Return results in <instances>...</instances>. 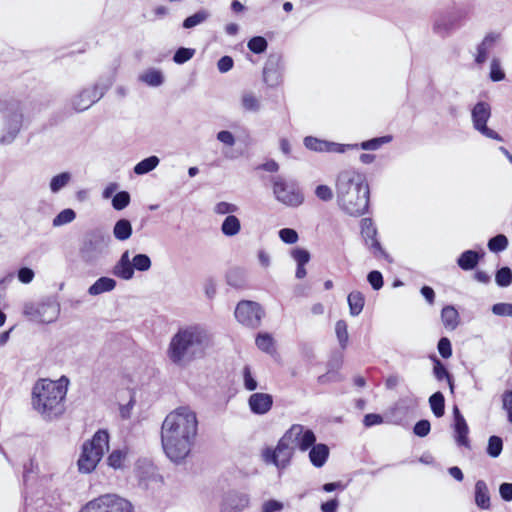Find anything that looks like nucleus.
Returning <instances> with one entry per match:
<instances>
[{
	"mask_svg": "<svg viewBox=\"0 0 512 512\" xmlns=\"http://www.w3.org/2000/svg\"><path fill=\"white\" fill-rule=\"evenodd\" d=\"M198 430L196 413L188 406L170 412L161 427V442L166 456L181 463L191 452Z\"/></svg>",
	"mask_w": 512,
	"mask_h": 512,
	"instance_id": "obj_1",
	"label": "nucleus"
},
{
	"mask_svg": "<svg viewBox=\"0 0 512 512\" xmlns=\"http://www.w3.org/2000/svg\"><path fill=\"white\" fill-rule=\"evenodd\" d=\"M340 209L351 216L363 215L369 206L370 190L364 174L354 169L341 171L335 183Z\"/></svg>",
	"mask_w": 512,
	"mask_h": 512,
	"instance_id": "obj_2",
	"label": "nucleus"
},
{
	"mask_svg": "<svg viewBox=\"0 0 512 512\" xmlns=\"http://www.w3.org/2000/svg\"><path fill=\"white\" fill-rule=\"evenodd\" d=\"M210 335L199 325L181 328L171 338L167 355L178 366H186L201 357L210 344Z\"/></svg>",
	"mask_w": 512,
	"mask_h": 512,
	"instance_id": "obj_3",
	"label": "nucleus"
},
{
	"mask_svg": "<svg viewBox=\"0 0 512 512\" xmlns=\"http://www.w3.org/2000/svg\"><path fill=\"white\" fill-rule=\"evenodd\" d=\"M67 387L49 379L38 380L32 389V407L45 420L62 415Z\"/></svg>",
	"mask_w": 512,
	"mask_h": 512,
	"instance_id": "obj_4",
	"label": "nucleus"
},
{
	"mask_svg": "<svg viewBox=\"0 0 512 512\" xmlns=\"http://www.w3.org/2000/svg\"><path fill=\"white\" fill-rule=\"evenodd\" d=\"M2 116V135L0 143L11 144L19 134L23 125V105L20 101L10 99L0 102Z\"/></svg>",
	"mask_w": 512,
	"mask_h": 512,
	"instance_id": "obj_5",
	"label": "nucleus"
},
{
	"mask_svg": "<svg viewBox=\"0 0 512 512\" xmlns=\"http://www.w3.org/2000/svg\"><path fill=\"white\" fill-rule=\"evenodd\" d=\"M109 435L106 430H98L90 441L82 446V452L78 459V469L81 473H91L102 459L108 449Z\"/></svg>",
	"mask_w": 512,
	"mask_h": 512,
	"instance_id": "obj_6",
	"label": "nucleus"
},
{
	"mask_svg": "<svg viewBox=\"0 0 512 512\" xmlns=\"http://www.w3.org/2000/svg\"><path fill=\"white\" fill-rule=\"evenodd\" d=\"M60 303L54 297H46L40 301L26 302L23 315L30 321L40 324L55 322L60 315Z\"/></svg>",
	"mask_w": 512,
	"mask_h": 512,
	"instance_id": "obj_7",
	"label": "nucleus"
},
{
	"mask_svg": "<svg viewBox=\"0 0 512 512\" xmlns=\"http://www.w3.org/2000/svg\"><path fill=\"white\" fill-rule=\"evenodd\" d=\"M271 183L274 197L280 203L290 207H297L303 203L304 194L294 180L274 176Z\"/></svg>",
	"mask_w": 512,
	"mask_h": 512,
	"instance_id": "obj_8",
	"label": "nucleus"
},
{
	"mask_svg": "<svg viewBox=\"0 0 512 512\" xmlns=\"http://www.w3.org/2000/svg\"><path fill=\"white\" fill-rule=\"evenodd\" d=\"M111 82H97L91 86L81 89L70 99L71 108L75 112H83L89 109L93 104L98 102L108 91Z\"/></svg>",
	"mask_w": 512,
	"mask_h": 512,
	"instance_id": "obj_9",
	"label": "nucleus"
},
{
	"mask_svg": "<svg viewBox=\"0 0 512 512\" xmlns=\"http://www.w3.org/2000/svg\"><path fill=\"white\" fill-rule=\"evenodd\" d=\"M79 512H133V506L116 494H105L89 501Z\"/></svg>",
	"mask_w": 512,
	"mask_h": 512,
	"instance_id": "obj_10",
	"label": "nucleus"
},
{
	"mask_svg": "<svg viewBox=\"0 0 512 512\" xmlns=\"http://www.w3.org/2000/svg\"><path fill=\"white\" fill-rule=\"evenodd\" d=\"M110 240V236L100 230L86 235L80 249L82 259L87 262L98 259L107 249Z\"/></svg>",
	"mask_w": 512,
	"mask_h": 512,
	"instance_id": "obj_11",
	"label": "nucleus"
},
{
	"mask_svg": "<svg viewBox=\"0 0 512 512\" xmlns=\"http://www.w3.org/2000/svg\"><path fill=\"white\" fill-rule=\"evenodd\" d=\"M295 449L282 436L274 449L266 448L262 452L263 460L268 464L275 465L278 469H285L291 462Z\"/></svg>",
	"mask_w": 512,
	"mask_h": 512,
	"instance_id": "obj_12",
	"label": "nucleus"
},
{
	"mask_svg": "<svg viewBox=\"0 0 512 512\" xmlns=\"http://www.w3.org/2000/svg\"><path fill=\"white\" fill-rule=\"evenodd\" d=\"M490 117L491 107L487 102L480 101L471 110L473 128L483 136L501 142V135L487 126Z\"/></svg>",
	"mask_w": 512,
	"mask_h": 512,
	"instance_id": "obj_13",
	"label": "nucleus"
},
{
	"mask_svg": "<svg viewBox=\"0 0 512 512\" xmlns=\"http://www.w3.org/2000/svg\"><path fill=\"white\" fill-rule=\"evenodd\" d=\"M264 311L260 304L254 301L244 300L237 304L235 309L236 319L243 325L256 328L260 325Z\"/></svg>",
	"mask_w": 512,
	"mask_h": 512,
	"instance_id": "obj_14",
	"label": "nucleus"
},
{
	"mask_svg": "<svg viewBox=\"0 0 512 512\" xmlns=\"http://www.w3.org/2000/svg\"><path fill=\"white\" fill-rule=\"evenodd\" d=\"M287 440L294 449L300 451H307L315 442V433L301 424H293L284 434Z\"/></svg>",
	"mask_w": 512,
	"mask_h": 512,
	"instance_id": "obj_15",
	"label": "nucleus"
},
{
	"mask_svg": "<svg viewBox=\"0 0 512 512\" xmlns=\"http://www.w3.org/2000/svg\"><path fill=\"white\" fill-rule=\"evenodd\" d=\"M304 145L307 149L315 152L345 153L347 150L358 149V144H340L312 136L304 138Z\"/></svg>",
	"mask_w": 512,
	"mask_h": 512,
	"instance_id": "obj_16",
	"label": "nucleus"
},
{
	"mask_svg": "<svg viewBox=\"0 0 512 512\" xmlns=\"http://www.w3.org/2000/svg\"><path fill=\"white\" fill-rule=\"evenodd\" d=\"M250 503L248 494L239 491H229L224 494L221 504V512H242Z\"/></svg>",
	"mask_w": 512,
	"mask_h": 512,
	"instance_id": "obj_17",
	"label": "nucleus"
},
{
	"mask_svg": "<svg viewBox=\"0 0 512 512\" xmlns=\"http://www.w3.org/2000/svg\"><path fill=\"white\" fill-rule=\"evenodd\" d=\"M283 64L280 56L268 58L263 69V80L269 87H276L282 82Z\"/></svg>",
	"mask_w": 512,
	"mask_h": 512,
	"instance_id": "obj_18",
	"label": "nucleus"
},
{
	"mask_svg": "<svg viewBox=\"0 0 512 512\" xmlns=\"http://www.w3.org/2000/svg\"><path fill=\"white\" fill-rule=\"evenodd\" d=\"M361 234L365 244L375 258L385 259L388 262H392L390 256L385 252L379 240L377 239L376 226H362Z\"/></svg>",
	"mask_w": 512,
	"mask_h": 512,
	"instance_id": "obj_19",
	"label": "nucleus"
},
{
	"mask_svg": "<svg viewBox=\"0 0 512 512\" xmlns=\"http://www.w3.org/2000/svg\"><path fill=\"white\" fill-rule=\"evenodd\" d=\"M248 406L253 414L264 415L273 406V397L268 393L256 392L250 395Z\"/></svg>",
	"mask_w": 512,
	"mask_h": 512,
	"instance_id": "obj_20",
	"label": "nucleus"
},
{
	"mask_svg": "<svg viewBox=\"0 0 512 512\" xmlns=\"http://www.w3.org/2000/svg\"><path fill=\"white\" fill-rule=\"evenodd\" d=\"M457 20V16L451 13L440 15L433 24V31L445 37L456 27Z\"/></svg>",
	"mask_w": 512,
	"mask_h": 512,
	"instance_id": "obj_21",
	"label": "nucleus"
},
{
	"mask_svg": "<svg viewBox=\"0 0 512 512\" xmlns=\"http://www.w3.org/2000/svg\"><path fill=\"white\" fill-rule=\"evenodd\" d=\"M500 38V34L491 32L487 34L482 42L477 46V53L475 56V62L479 65L486 62L488 53Z\"/></svg>",
	"mask_w": 512,
	"mask_h": 512,
	"instance_id": "obj_22",
	"label": "nucleus"
},
{
	"mask_svg": "<svg viewBox=\"0 0 512 512\" xmlns=\"http://www.w3.org/2000/svg\"><path fill=\"white\" fill-rule=\"evenodd\" d=\"M410 409V400L400 399L389 411V415L391 417L390 422L395 425H402L407 418Z\"/></svg>",
	"mask_w": 512,
	"mask_h": 512,
	"instance_id": "obj_23",
	"label": "nucleus"
},
{
	"mask_svg": "<svg viewBox=\"0 0 512 512\" xmlns=\"http://www.w3.org/2000/svg\"><path fill=\"white\" fill-rule=\"evenodd\" d=\"M309 449V459L312 465L317 468L322 467L329 457L328 446L323 443H314Z\"/></svg>",
	"mask_w": 512,
	"mask_h": 512,
	"instance_id": "obj_24",
	"label": "nucleus"
},
{
	"mask_svg": "<svg viewBox=\"0 0 512 512\" xmlns=\"http://www.w3.org/2000/svg\"><path fill=\"white\" fill-rule=\"evenodd\" d=\"M483 256V252L479 253L474 250H466L458 257L457 264L462 270H473Z\"/></svg>",
	"mask_w": 512,
	"mask_h": 512,
	"instance_id": "obj_25",
	"label": "nucleus"
},
{
	"mask_svg": "<svg viewBox=\"0 0 512 512\" xmlns=\"http://www.w3.org/2000/svg\"><path fill=\"white\" fill-rule=\"evenodd\" d=\"M475 504L482 510H488L491 506L489 490L484 480L475 483Z\"/></svg>",
	"mask_w": 512,
	"mask_h": 512,
	"instance_id": "obj_26",
	"label": "nucleus"
},
{
	"mask_svg": "<svg viewBox=\"0 0 512 512\" xmlns=\"http://www.w3.org/2000/svg\"><path fill=\"white\" fill-rule=\"evenodd\" d=\"M114 274L125 280H129L133 277L134 269L132 262L129 259L128 251L122 254L119 262L114 268Z\"/></svg>",
	"mask_w": 512,
	"mask_h": 512,
	"instance_id": "obj_27",
	"label": "nucleus"
},
{
	"mask_svg": "<svg viewBox=\"0 0 512 512\" xmlns=\"http://www.w3.org/2000/svg\"><path fill=\"white\" fill-rule=\"evenodd\" d=\"M116 286V281L109 277H100L88 289V293L96 296L105 292L112 291Z\"/></svg>",
	"mask_w": 512,
	"mask_h": 512,
	"instance_id": "obj_28",
	"label": "nucleus"
},
{
	"mask_svg": "<svg viewBox=\"0 0 512 512\" xmlns=\"http://www.w3.org/2000/svg\"><path fill=\"white\" fill-rule=\"evenodd\" d=\"M441 320L446 329L455 330L459 325V313L453 306H445L441 311Z\"/></svg>",
	"mask_w": 512,
	"mask_h": 512,
	"instance_id": "obj_29",
	"label": "nucleus"
},
{
	"mask_svg": "<svg viewBox=\"0 0 512 512\" xmlns=\"http://www.w3.org/2000/svg\"><path fill=\"white\" fill-rule=\"evenodd\" d=\"M241 107L246 112H259L261 109V100L255 93L246 91L241 95Z\"/></svg>",
	"mask_w": 512,
	"mask_h": 512,
	"instance_id": "obj_30",
	"label": "nucleus"
},
{
	"mask_svg": "<svg viewBox=\"0 0 512 512\" xmlns=\"http://www.w3.org/2000/svg\"><path fill=\"white\" fill-rule=\"evenodd\" d=\"M228 285L234 288H242L246 284V272L243 268L232 267L226 274Z\"/></svg>",
	"mask_w": 512,
	"mask_h": 512,
	"instance_id": "obj_31",
	"label": "nucleus"
},
{
	"mask_svg": "<svg viewBox=\"0 0 512 512\" xmlns=\"http://www.w3.org/2000/svg\"><path fill=\"white\" fill-rule=\"evenodd\" d=\"M454 431H455V441L458 446H464L468 449L471 448L470 440L468 438L469 427L466 423V420L455 422L454 423Z\"/></svg>",
	"mask_w": 512,
	"mask_h": 512,
	"instance_id": "obj_32",
	"label": "nucleus"
},
{
	"mask_svg": "<svg viewBox=\"0 0 512 512\" xmlns=\"http://www.w3.org/2000/svg\"><path fill=\"white\" fill-rule=\"evenodd\" d=\"M139 79L151 87H158V86L162 85V83L164 82V77H163L162 72L160 70L153 69V68L148 69L145 72H143L139 76Z\"/></svg>",
	"mask_w": 512,
	"mask_h": 512,
	"instance_id": "obj_33",
	"label": "nucleus"
},
{
	"mask_svg": "<svg viewBox=\"0 0 512 512\" xmlns=\"http://www.w3.org/2000/svg\"><path fill=\"white\" fill-rule=\"evenodd\" d=\"M160 159L157 156H150L138 162L133 171L136 175H144L154 170L159 165Z\"/></svg>",
	"mask_w": 512,
	"mask_h": 512,
	"instance_id": "obj_34",
	"label": "nucleus"
},
{
	"mask_svg": "<svg viewBox=\"0 0 512 512\" xmlns=\"http://www.w3.org/2000/svg\"><path fill=\"white\" fill-rule=\"evenodd\" d=\"M348 305L350 309V314L352 316H358L364 307V296L359 291H353L348 295Z\"/></svg>",
	"mask_w": 512,
	"mask_h": 512,
	"instance_id": "obj_35",
	"label": "nucleus"
},
{
	"mask_svg": "<svg viewBox=\"0 0 512 512\" xmlns=\"http://www.w3.org/2000/svg\"><path fill=\"white\" fill-rule=\"evenodd\" d=\"M433 363H434L433 374H434L435 378L438 381L446 379L449 384L450 390L453 392V389H454L453 380H452V377L449 374L448 370L446 369V367L436 357L433 358Z\"/></svg>",
	"mask_w": 512,
	"mask_h": 512,
	"instance_id": "obj_36",
	"label": "nucleus"
},
{
	"mask_svg": "<svg viewBox=\"0 0 512 512\" xmlns=\"http://www.w3.org/2000/svg\"><path fill=\"white\" fill-rule=\"evenodd\" d=\"M429 404L436 417H442L445 409V399L441 392H435L429 398Z\"/></svg>",
	"mask_w": 512,
	"mask_h": 512,
	"instance_id": "obj_37",
	"label": "nucleus"
},
{
	"mask_svg": "<svg viewBox=\"0 0 512 512\" xmlns=\"http://www.w3.org/2000/svg\"><path fill=\"white\" fill-rule=\"evenodd\" d=\"M209 17H210V13L207 10H205V9L199 10L196 13H194L193 15L187 17L183 21V27L186 29H191L197 25L202 24Z\"/></svg>",
	"mask_w": 512,
	"mask_h": 512,
	"instance_id": "obj_38",
	"label": "nucleus"
},
{
	"mask_svg": "<svg viewBox=\"0 0 512 512\" xmlns=\"http://www.w3.org/2000/svg\"><path fill=\"white\" fill-rule=\"evenodd\" d=\"M128 451L126 449H116L111 452L107 458V463L114 469H120L127 458Z\"/></svg>",
	"mask_w": 512,
	"mask_h": 512,
	"instance_id": "obj_39",
	"label": "nucleus"
},
{
	"mask_svg": "<svg viewBox=\"0 0 512 512\" xmlns=\"http://www.w3.org/2000/svg\"><path fill=\"white\" fill-rule=\"evenodd\" d=\"M71 175L68 172H62L56 176H54L49 184L50 190L53 193L59 192L62 188H64L70 181Z\"/></svg>",
	"mask_w": 512,
	"mask_h": 512,
	"instance_id": "obj_40",
	"label": "nucleus"
},
{
	"mask_svg": "<svg viewBox=\"0 0 512 512\" xmlns=\"http://www.w3.org/2000/svg\"><path fill=\"white\" fill-rule=\"evenodd\" d=\"M503 449V441L499 436H491L488 439L487 454L492 458H497Z\"/></svg>",
	"mask_w": 512,
	"mask_h": 512,
	"instance_id": "obj_41",
	"label": "nucleus"
},
{
	"mask_svg": "<svg viewBox=\"0 0 512 512\" xmlns=\"http://www.w3.org/2000/svg\"><path fill=\"white\" fill-rule=\"evenodd\" d=\"M267 46V40L262 36H254L247 43V47L249 48V50L256 54L265 52Z\"/></svg>",
	"mask_w": 512,
	"mask_h": 512,
	"instance_id": "obj_42",
	"label": "nucleus"
},
{
	"mask_svg": "<svg viewBox=\"0 0 512 512\" xmlns=\"http://www.w3.org/2000/svg\"><path fill=\"white\" fill-rule=\"evenodd\" d=\"M495 281L500 287H508L512 283V270L509 267L500 268L496 272Z\"/></svg>",
	"mask_w": 512,
	"mask_h": 512,
	"instance_id": "obj_43",
	"label": "nucleus"
},
{
	"mask_svg": "<svg viewBox=\"0 0 512 512\" xmlns=\"http://www.w3.org/2000/svg\"><path fill=\"white\" fill-rule=\"evenodd\" d=\"M335 332L340 346L346 348L349 339L347 323L344 320H338L335 324Z\"/></svg>",
	"mask_w": 512,
	"mask_h": 512,
	"instance_id": "obj_44",
	"label": "nucleus"
},
{
	"mask_svg": "<svg viewBox=\"0 0 512 512\" xmlns=\"http://www.w3.org/2000/svg\"><path fill=\"white\" fill-rule=\"evenodd\" d=\"M391 141L390 136H382L373 138L367 141H363L360 145H358V148L360 147L363 150H377L379 149L383 144H386Z\"/></svg>",
	"mask_w": 512,
	"mask_h": 512,
	"instance_id": "obj_45",
	"label": "nucleus"
},
{
	"mask_svg": "<svg viewBox=\"0 0 512 512\" xmlns=\"http://www.w3.org/2000/svg\"><path fill=\"white\" fill-rule=\"evenodd\" d=\"M257 347L266 352L272 353L274 351V341L270 334H259L256 338Z\"/></svg>",
	"mask_w": 512,
	"mask_h": 512,
	"instance_id": "obj_46",
	"label": "nucleus"
},
{
	"mask_svg": "<svg viewBox=\"0 0 512 512\" xmlns=\"http://www.w3.org/2000/svg\"><path fill=\"white\" fill-rule=\"evenodd\" d=\"M130 203V194L127 191L117 192L112 197V207L115 210H122L126 208Z\"/></svg>",
	"mask_w": 512,
	"mask_h": 512,
	"instance_id": "obj_47",
	"label": "nucleus"
},
{
	"mask_svg": "<svg viewBox=\"0 0 512 512\" xmlns=\"http://www.w3.org/2000/svg\"><path fill=\"white\" fill-rule=\"evenodd\" d=\"M195 52L196 51L193 48L180 47L175 52V54L173 56V61L176 64H184L193 58V56L195 55Z\"/></svg>",
	"mask_w": 512,
	"mask_h": 512,
	"instance_id": "obj_48",
	"label": "nucleus"
},
{
	"mask_svg": "<svg viewBox=\"0 0 512 512\" xmlns=\"http://www.w3.org/2000/svg\"><path fill=\"white\" fill-rule=\"evenodd\" d=\"M508 245V240L506 236L499 234L495 237H492L488 242V248L492 252H500L506 249Z\"/></svg>",
	"mask_w": 512,
	"mask_h": 512,
	"instance_id": "obj_49",
	"label": "nucleus"
},
{
	"mask_svg": "<svg viewBox=\"0 0 512 512\" xmlns=\"http://www.w3.org/2000/svg\"><path fill=\"white\" fill-rule=\"evenodd\" d=\"M489 77L494 82L502 81L505 78V73L501 68L499 59L497 58H493L491 61Z\"/></svg>",
	"mask_w": 512,
	"mask_h": 512,
	"instance_id": "obj_50",
	"label": "nucleus"
},
{
	"mask_svg": "<svg viewBox=\"0 0 512 512\" xmlns=\"http://www.w3.org/2000/svg\"><path fill=\"white\" fill-rule=\"evenodd\" d=\"M133 269L147 271L151 267V260L146 254H137L132 259Z\"/></svg>",
	"mask_w": 512,
	"mask_h": 512,
	"instance_id": "obj_51",
	"label": "nucleus"
},
{
	"mask_svg": "<svg viewBox=\"0 0 512 512\" xmlns=\"http://www.w3.org/2000/svg\"><path fill=\"white\" fill-rule=\"evenodd\" d=\"M243 384L245 389L248 391H254L258 387V382L252 375L248 365L243 368Z\"/></svg>",
	"mask_w": 512,
	"mask_h": 512,
	"instance_id": "obj_52",
	"label": "nucleus"
},
{
	"mask_svg": "<svg viewBox=\"0 0 512 512\" xmlns=\"http://www.w3.org/2000/svg\"><path fill=\"white\" fill-rule=\"evenodd\" d=\"M76 217L74 210L67 208L61 211L53 220L52 224H68Z\"/></svg>",
	"mask_w": 512,
	"mask_h": 512,
	"instance_id": "obj_53",
	"label": "nucleus"
},
{
	"mask_svg": "<svg viewBox=\"0 0 512 512\" xmlns=\"http://www.w3.org/2000/svg\"><path fill=\"white\" fill-rule=\"evenodd\" d=\"M367 280L374 290H379L383 287V276L377 270L369 272L367 275Z\"/></svg>",
	"mask_w": 512,
	"mask_h": 512,
	"instance_id": "obj_54",
	"label": "nucleus"
},
{
	"mask_svg": "<svg viewBox=\"0 0 512 512\" xmlns=\"http://www.w3.org/2000/svg\"><path fill=\"white\" fill-rule=\"evenodd\" d=\"M502 407L507 413L508 421L512 424V390L503 393Z\"/></svg>",
	"mask_w": 512,
	"mask_h": 512,
	"instance_id": "obj_55",
	"label": "nucleus"
},
{
	"mask_svg": "<svg viewBox=\"0 0 512 512\" xmlns=\"http://www.w3.org/2000/svg\"><path fill=\"white\" fill-rule=\"evenodd\" d=\"M437 348H438L440 355L443 358L447 359V358L451 357L452 347H451V342L448 338L442 337L438 342Z\"/></svg>",
	"mask_w": 512,
	"mask_h": 512,
	"instance_id": "obj_56",
	"label": "nucleus"
},
{
	"mask_svg": "<svg viewBox=\"0 0 512 512\" xmlns=\"http://www.w3.org/2000/svg\"><path fill=\"white\" fill-rule=\"evenodd\" d=\"M492 312L498 316L512 317V304L510 303H497L492 306Z\"/></svg>",
	"mask_w": 512,
	"mask_h": 512,
	"instance_id": "obj_57",
	"label": "nucleus"
},
{
	"mask_svg": "<svg viewBox=\"0 0 512 512\" xmlns=\"http://www.w3.org/2000/svg\"><path fill=\"white\" fill-rule=\"evenodd\" d=\"M315 195L322 201H330L333 198V191L327 185H318L315 189Z\"/></svg>",
	"mask_w": 512,
	"mask_h": 512,
	"instance_id": "obj_58",
	"label": "nucleus"
},
{
	"mask_svg": "<svg viewBox=\"0 0 512 512\" xmlns=\"http://www.w3.org/2000/svg\"><path fill=\"white\" fill-rule=\"evenodd\" d=\"M430 429L431 425L428 420H420L415 424L413 432L419 437H425L429 434Z\"/></svg>",
	"mask_w": 512,
	"mask_h": 512,
	"instance_id": "obj_59",
	"label": "nucleus"
},
{
	"mask_svg": "<svg viewBox=\"0 0 512 512\" xmlns=\"http://www.w3.org/2000/svg\"><path fill=\"white\" fill-rule=\"evenodd\" d=\"M292 257L297 262V265H305L310 260V254L307 250L297 248L292 251Z\"/></svg>",
	"mask_w": 512,
	"mask_h": 512,
	"instance_id": "obj_60",
	"label": "nucleus"
},
{
	"mask_svg": "<svg viewBox=\"0 0 512 512\" xmlns=\"http://www.w3.org/2000/svg\"><path fill=\"white\" fill-rule=\"evenodd\" d=\"M284 508V504L278 500H267L262 504L261 512H279Z\"/></svg>",
	"mask_w": 512,
	"mask_h": 512,
	"instance_id": "obj_61",
	"label": "nucleus"
},
{
	"mask_svg": "<svg viewBox=\"0 0 512 512\" xmlns=\"http://www.w3.org/2000/svg\"><path fill=\"white\" fill-rule=\"evenodd\" d=\"M279 236L283 242L288 244H293L298 240L297 232L290 228L280 230Z\"/></svg>",
	"mask_w": 512,
	"mask_h": 512,
	"instance_id": "obj_62",
	"label": "nucleus"
},
{
	"mask_svg": "<svg viewBox=\"0 0 512 512\" xmlns=\"http://www.w3.org/2000/svg\"><path fill=\"white\" fill-rule=\"evenodd\" d=\"M216 137L218 141L229 147H232L236 142L234 135L227 130L219 131Z\"/></svg>",
	"mask_w": 512,
	"mask_h": 512,
	"instance_id": "obj_63",
	"label": "nucleus"
},
{
	"mask_svg": "<svg viewBox=\"0 0 512 512\" xmlns=\"http://www.w3.org/2000/svg\"><path fill=\"white\" fill-rule=\"evenodd\" d=\"M499 494L504 501H512V483H502L499 486Z\"/></svg>",
	"mask_w": 512,
	"mask_h": 512,
	"instance_id": "obj_64",
	"label": "nucleus"
}]
</instances>
